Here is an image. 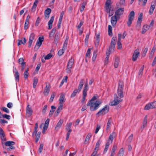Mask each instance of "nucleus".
<instances>
[{
  "label": "nucleus",
  "mask_w": 156,
  "mask_h": 156,
  "mask_svg": "<svg viewBox=\"0 0 156 156\" xmlns=\"http://www.w3.org/2000/svg\"><path fill=\"white\" fill-rule=\"evenodd\" d=\"M124 88V83L122 81H119V83L118 87L117 89V94L114 95V100L110 104L111 106H114L117 105L122 101V99H118L123 97V92Z\"/></svg>",
  "instance_id": "f257e3e1"
},
{
  "label": "nucleus",
  "mask_w": 156,
  "mask_h": 156,
  "mask_svg": "<svg viewBox=\"0 0 156 156\" xmlns=\"http://www.w3.org/2000/svg\"><path fill=\"white\" fill-rule=\"evenodd\" d=\"M97 98L96 96H94L87 103V106H90V109L91 111L96 110L98 108L99 106L102 103L99 100H97L95 102H93Z\"/></svg>",
  "instance_id": "f03ea898"
},
{
  "label": "nucleus",
  "mask_w": 156,
  "mask_h": 156,
  "mask_svg": "<svg viewBox=\"0 0 156 156\" xmlns=\"http://www.w3.org/2000/svg\"><path fill=\"white\" fill-rule=\"evenodd\" d=\"M88 89L89 87L87 83V79L83 89L82 102H83L85 101L86 97L87 95V92Z\"/></svg>",
  "instance_id": "7ed1b4c3"
},
{
  "label": "nucleus",
  "mask_w": 156,
  "mask_h": 156,
  "mask_svg": "<svg viewBox=\"0 0 156 156\" xmlns=\"http://www.w3.org/2000/svg\"><path fill=\"white\" fill-rule=\"evenodd\" d=\"M109 111V106L108 105H106L101 110L99 111L96 114L98 116L100 115H103L107 113Z\"/></svg>",
  "instance_id": "20e7f679"
},
{
  "label": "nucleus",
  "mask_w": 156,
  "mask_h": 156,
  "mask_svg": "<svg viewBox=\"0 0 156 156\" xmlns=\"http://www.w3.org/2000/svg\"><path fill=\"white\" fill-rule=\"evenodd\" d=\"M135 13L134 11H132L128 16V20L127 23V24L128 27H130L134 17Z\"/></svg>",
  "instance_id": "39448f33"
},
{
  "label": "nucleus",
  "mask_w": 156,
  "mask_h": 156,
  "mask_svg": "<svg viewBox=\"0 0 156 156\" xmlns=\"http://www.w3.org/2000/svg\"><path fill=\"white\" fill-rule=\"evenodd\" d=\"M74 64V59L71 58L69 60L67 66L66 71L68 73H70L71 69Z\"/></svg>",
  "instance_id": "423d86ee"
},
{
  "label": "nucleus",
  "mask_w": 156,
  "mask_h": 156,
  "mask_svg": "<svg viewBox=\"0 0 156 156\" xmlns=\"http://www.w3.org/2000/svg\"><path fill=\"white\" fill-rule=\"evenodd\" d=\"M44 38L43 36L42 37H39L38 39L36 45L34 48V50L35 51H37L40 47L42 44V42L44 41Z\"/></svg>",
  "instance_id": "0eeeda50"
},
{
  "label": "nucleus",
  "mask_w": 156,
  "mask_h": 156,
  "mask_svg": "<svg viewBox=\"0 0 156 156\" xmlns=\"http://www.w3.org/2000/svg\"><path fill=\"white\" fill-rule=\"evenodd\" d=\"M15 143L12 141H8L5 142L4 144L6 146H9V148H8L7 150L8 151H10V149L13 150L14 149L15 147L12 145L15 144Z\"/></svg>",
  "instance_id": "6e6552de"
},
{
  "label": "nucleus",
  "mask_w": 156,
  "mask_h": 156,
  "mask_svg": "<svg viewBox=\"0 0 156 156\" xmlns=\"http://www.w3.org/2000/svg\"><path fill=\"white\" fill-rule=\"evenodd\" d=\"M116 37H113L111 40L110 45L109 47L110 51H113L116 44Z\"/></svg>",
  "instance_id": "1a4fd4ad"
},
{
  "label": "nucleus",
  "mask_w": 156,
  "mask_h": 156,
  "mask_svg": "<svg viewBox=\"0 0 156 156\" xmlns=\"http://www.w3.org/2000/svg\"><path fill=\"white\" fill-rule=\"evenodd\" d=\"M139 49H137L135 50L132 56V60L133 61H135L140 55Z\"/></svg>",
  "instance_id": "9d476101"
},
{
  "label": "nucleus",
  "mask_w": 156,
  "mask_h": 156,
  "mask_svg": "<svg viewBox=\"0 0 156 156\" xmlns=\"http://www.w3.org/2000/svg\"><path fill=\"white\" fill-rule=\"evenodd\" d=\"M38 127V124L37 123H36L35 125V127L34 128V131L33 135H35L36 136V137L40 138V136L41 133L40 132H39L38 133H37V129Z\"/></svg>",
  "instance_id": "9b49d317"
},
{
  "label": "nucleus",
  "mask_w": 156,
  "mask_h": 156,
  "mask_svg": "<svg viewBox=\"0 0 156 156\" xmlns=\"http://www.w3.org/2000/svg\"><path fill=\"white\" fill-rule=\"evenodd\" d=\"M29 106L30 105L29 104L27 105L26 108V114L27 116L28 117L30 116L33 113V111L31 108Z\"/></svg>",
  "instance_id": "f8f14e48"
},
{
  "label": "nucleus",
  "mask_w": 156,
  "mask_h": 156,
  "mask_svg": "<svg viewBox=\"0 0 156 156\" xmlns=\"http://www.w3.org/2000/svg\"><path fill=\"white\" fill-rule=\"evenodd\" d=\"M111 0H107L105 3V8L106 9V12L107 13H110V3Z\"/></svg>",
  "instance_id": "ddd939ff"
},
{
  "label": "nucleus",
  "mask_w": 156,
  "mask_h": 156,
  "mask_svg": "<svg viewBox=\"0 0 156 156\" xmlns=\"http://www.w3.org/2000/svg\"><path fill=\"white\" fill-rule=\"evenodd\" d=\"M117 21V17L116 16L114 15L111 17V22L112 25L113 27H115V26Z\"/></svg>",
  "instance_id": "4468645a"
},
{
  "label": "nucleus",
  "mask_w": 156,
  "mask_h": 156,
  "mask_svg": "<svg viewBox=\"0 0 156 156\" xmlns=\"http://www.w3.org/2000/svg\"><path fill=\"white\" fill-rule=\"evenodd\" d=\"M35 35L34 33H31L30 36L29 40L28 42V47L30 48L32 45L33 41Z\"/></svg>",
  "instance_id": "2eb2a0df"
},
{
  "label": "nucleus",
  "mask_w": 156,
  "mask_h": 156,
  "mask_svg": "<svg viewBox=\"0 0 156 156\" xmlns=\"http://www.w3.org/2000/svg\"><path fill=\"white\" fill-rule=\"evenodd\" d=\"M51 12V9L49 8H48L44 11L45 19H47L49 17L50 14Z\"/></svg>",
  "instance_id": "dca6fc26"
},
{
  "label": "nucleus",
  "mask_w": 156,
  "mask_h": 156,
  "mask_svg": "<svg viewBox=\"0 0 156 156\" xmlns=\"http://www.w3.org/2000/svg\"><path fill=\"white\" fill-rule=\"evenodd\" d=\"M124 11V8H121L116 10L115 12V15L116 16H120L123 13Z\"/></svg>",
  "instance_id": "f3484780"
},
{
  "label": "nucleus",
  "mask_w": 156,
  "mask_h": 156,
  "mask_svg": "<svg viewBox=\"0 0 156 156\" xmlns=\"http://www.w3.org/2000/svg\"><path fill=\"white\" fill-rule=\"evenodd\" d=\"M65 95L64 94H61V95L59 99V105H63L65 101Z\"/></svg>",
  "instance_id": "a211bd4d"
},
{
  "label": "nucleus",
  "mask_w": 156,
  "mask_h": 156,
  "mask_svg": "<svg viewBox=\"0 0 156 156\" xmlns=\"http://www.w3.org/2000/svg\"><path fill=\"white\" fill-rule=\"evenodd\" d=\"M155 6V1H152L151 5L150 7L149 10V13L150 14H152L154 10V9Z\"/></svg>",
  "instance_id": "6ab92c4d"
},
{
  "label": "nucleus",
  "mask_w": 156,
  "mask_h": 156,
  "mask_svg": "<svg viewBox=\"0 0 156 156\" xmlns=\"http://www.w3.org/2000/svg\"><path fill=\"white\" fill-rule=\"evenodd\" d=\"M54 19V16H52L51 17L50 20L48 22V29L50 30L51 29L52 26V23Z\"/></svg>",
  "instance_id": "aec40b11"
},
{
  "label": "nucleus",
  "mask_w": 156,
  "mask_h": 156,
  "mask_svg": "<svg viewBox=\"0 0 156 156\" xmlns=\"http://www.w3.org/2000/svg\"><path fill=\"white\" fill-rule=\"evenodd\" d=\"M85 83V80L84 79H82L80 80V82L79 83V86L78 87V89L79 91H81V89L83 87V86Z\"/></svg>",
  "instance_id": "412c9836"
},
{
  "label": "nucleus",
  "mask_w": 156,
  "mask_h": 156,
  "mask_svg": "<svg viewBox=\"0 0 156 156\" xmlns=\"http://www.w3.org/2000/svg\"><path fill=\"white\" fill-rule=\"evenodd\" d=\"M50 87L49 86L46 85L45 87L43 92L45 96H47L50 91Z\"/></svg>",
  "instance_id": "4be33fe9"
},
{
  "label": "nucleus",
  "mask_w": 156,
  "mask_h": 156,
  "mask_svg": "<svg viewBox=\"0 0 156 156\" xmlns=\"http://www.w3.org/2000/svg\"><path fill=\"white\" fill-rule=\"evenodd\" d=\"M39 0H35L33 4V6L31 8V10L32 12H34L36 9V8L38 3Z\"/></svg>",
  "instance_id": "5701e85b"
},
{
  "label": "nucleus",
  "mask_w": 156,
  "mask_h": 156,
  "mask_svg": "<svg viewBox=\"0 0 156 156\" xmlns=\"http://www.w3.org/2000/svg\"><path fill=\"white\" fill-rule=\"evenodd\" d=\"M18 42L17 44L18 46L23 44H25L26 42V40L25 37L22 38L21 40H18Z\"/></svg>",
  "instance_id": "b1692460"
},
{
  "label": "nucleus",
  "mask_w": 156,
  "mask_h": 156,
  "mask_svg": "<svg viewBox=\"0 0 156 156\" xmlns=\"http://www.w3.org/2000/svg\"><path fill=\"white\" fill-rule=\"evenodd\" d=\"M63 122V121L62 119H60L58 122L55 129L57 130H58L61 126Z\"/></svg>",
  "instance_id": "393cba45"
},
{
  "label": "nucleus",
  "mask_w": 156,
  "mask_h": 156,
  "mask_svg": "<svg viewBox=\"0 0 156 156\" xmlns=\"http://www.w3.org/2000/svg\"><path fill=\"white\" fill-rule=\"evenodd\" d=\"M115 132H113L112 134H111L109 137L108 139V142H110L111 143H112V142L113 140L115 137Z\"/></svg>",
  "instance_id": "a878e982"
},
{
  "label": "nucleus",
  "mask_w": 156,
  "mask_h": 156,
  "mask_svg": "<svg viewBox=\"0 0 156 156\" xmlns=\"http://www.w3.org/2000/svg\"><path fill=\"white\" fill-rule=\"evenodd\" d=\"M56 30V28H53L52 30H51V32L50 33L49 35V38L51 39H52V38L54 37V35L55 33V32Z\"/></svg>",
  "instance_id": "bb28decb"
},
{
  "label": "nucleus",
  "mask_w": 156,
  "mask_h": 156,
  "mask_svg": "<svg viewBox=\"0 0 156 156\" xmlns=\"http://www.w3.org/2000/svg\"><path fill=\"white\" fill-rule=\"evenodd\" d=\"M149 26L147 25H144L142 29V34H144L149 29Z\"/></svg>",
  "instance_id": "cd10ccee"
},
{
  "label": "nucleus",
  "mask_w": 156,
  "mask_h": 156,
  "mask_svg": "<svg viewBox=\"0 0 156 156\" xmlns=\"http://www.w3.org/2000/svg\"><path fill=\"white\" fill-rule=\"evenodd\" d=\"M119 59L118 57H116L115 58L114 64V66L115 68H118L119 63Z\"/></svg>",
  "instance_id": "c85d7f7f"
},
{
  "label": "nucleus",
  "mask_w": 156,
  "mask_h": 156,
  "mask_svg": "<svg viewBox=\"0 0 156 156\" xmlns=\"http://www.w3.org/2000/svg\"><path fill=\"white\" fill-rule=\"evenodd\" d=\"M49 119H48L45 121L43 128L44 130H46L47 129L49 122Z\"/></svg>",
  "instance_id": "c756f323"
},
{
  "label": "nucleus",
  "mask_w": 156,
  "mask_h": 156,
  "mask_svg": "<svg viewBox=\"0 0 156 156\" xmlns=\"http://www.w3.org/2000/svg\"><path fill=\"white\" fill-rule=\"evenodd\" d=\"M59 106H58V108L57 109L56 111L55 112V114L56 116L58 115L59 113L60 112L61 110L62 109V107L63 106V105H59Z\"/></svg>",
  "instance_id": "7c9ffc66"
},
{
  "label": "nucleus",
  "mask_w": 156,
  "mask_h": 156,
  "mask_svg": "<svg viewBox=\"0 0 156 156\" xmlns=\"http://www.w3.org/2000/svg\"><path fill=\"white\" fill-rule=\"evenodd\" d=\"M80 91H79V90H78V89H75L74 90V91H73V93L71 95V97L72 98H73V97H75L77 93H79Z\"/></svg>",
  "instance_id": "2f4dec72"
},
{
  "label": "nucleus",
  "mask_w": 156,
  "mask_h": 156,
  "mask_svg": "<svg viewBox=\"0 0 156 156\" xmlns=\"http://www.w3.org/2000/svg\"><path fill=\"white\" fill-rule=\"evenodd\" d=\"M124 154V150L123 148L122 147L120 149L118 154V156H123Z\"/></svg>",
  "instance_id": "473e14b6"
},
{
  "label": "nucleus",
  "mask_w": 156,
  "mask_h": 156,
  "mask_svg": "<svg viewBox=\"0 0 156 156\" xmlns=\"http://www.w3.org/2000/svg\"><path fill=\"white\" fill-rule=\"evenodd\" d=\"M18 62L22 66H24L26 64V62H24V59L22 58H20L18 60Z\"/></svg>",
  "instance_id": "72a5a7b5"
},
{
  "label": "nucleus",
  "mask_w": 156,
  "mask_h": 156,
  "mask_svg": "<svg viewBox=\"0 0 156 156\" xmlns=\"http://www.w3.org/2000/svg\"><path fill=\"white\" fill-rule=\"evenodd\" d=\"M72 125V122H70L67 125V126L66 128V130H68V132L71 133L72 131V129H71Z\"/></svg>",
  "instance_id": "f704fd0d"
},
{
  "label": "nucleus",
  "mask_w": 156,
  "mask_h": 156,
  "mask_svg": "<svg viewBox=\"0 0 156 156\" xmlns=\"http://www.w3.org/2000/svg\"><path fill=\"white\" fill-rule=\"evenodd\" d=\"M144 68V65H143L139 70L138 72V75L140 77H141L142 75L143 74Z\"/></svg>",
  "instance_id": "c9c22d12"
},
{
  "label": "nucleus",
  "mask_w": 156,
  "mask_h": 156,
  "mask_svg": "<svg viewBox=\"0 0 156 156\" xmlns=\"http://www.w3.org/2000/svg\"><path fill=\"white\" fill-rule=\"evenodd\" d=\"M14 76L16 80L18 82L19 81L20 74L18 71H16V72H15Z\"/></svg>",
  "instance_id": "e433bc0d"
},
{
  "label": "nucleus",
  "mask_w": 156,
  "mask_h": 156,
  "mask_svg": "<svg viewBox=\"0 0 156 156\" xmlns=\"http://www.w3.org/2000/svg\"><path fill=\"white\" fill-rule=\"evenodd\" d=\"M108 35L109 36H112V27L111 25H109L108 26Z\"/></svg>",
  "instance_id": "4c0bfd02"
},
{
  "label": "nucleus",
  "mask_w": 156,
  "mask_h": 156,
  "mask_svg": "<svg viewBox=\"0 0 156 156\" xmlns=\"http://www.w3.org/2000/svg\"><path fill=\"white\" fill-rule=\"evenodd\" d=\"M112 122L111 118H109L107 123L106 127V130H108L110 129V126Z\"/></svg>",
  "instance_id": "58836bf2"
},
{
  "label": "nucleus",
  "mask_w": 156,
  "mask_h": 156,
  "mask_svg": "<svg viewBox=\"0 0 156 156\" xmlns=\"http://www.w3.org/2000/svg\"><path fill=\"white\" fill-rule=\"evenodd\" d=\"M97 55V51H94L93 52V56L92 58V60L93 62H94L95 60Z\"/></svg>",
  "instance_id": "ea45409f"
},
{
  "label": "nucleus",
  "mask_w": 156,
  "mask_h": 156,
  "mask_svg": "<svg viewBox=\"0 0 156 156\" xmlns=\"http://www.w3.org/2000/svg\"><path fill=\"white\" fill-rule=\"evenodd\" d=\"M29 69L28 68H27V69H26L23 74L24 75V78L26 79L27 78V77L29 75Z\"/></svg>",
  "instance_id": "a19ab883"
},
{
  "label": "nucleus",
  "mask_w": 156,
  "mask_h": 156,
  "mask_svg": "<svg viewBox=\"0 0 156 156\" xmlns=\"http://www.w3.org/2000/svg\"><path fill=\"white\" fill-rule=\"evenodd\" d=\"M91 136V135L90 133H88L87 134L84 142L85 144H86L89 141Z\"/></svg>",
  "instance_id": "79ce46f5"
},
{
  "label": "nucleus",
  "mask_w": 156,
  "mask_h": 156,
  "mask_svg": "<svg viewBox=\"0 0 156 156\" xmlns=\"http://www.w3.org/2000/svg\"><path fill=\"white\" fill-rule=\"evenodd\" d=\"M133 135L132 134L129 137L127 140L126 141V142L127 143H130L133 140Z\"/></svg>",
  "instance_id": "37998d69"
},
{
  "label": "nucleus",
  "mask_w": 156,
  "mask_h": 156,
  "mask_svg": "<svg viewBox=\"0 0 156 156\" xmlns=\"http://www.w3.org/2000/svg\"><path fill=\"white\" fill-rule=\"evenodd\" d=\"M152 105L151 103H149L146 105L144 107V109L145 110H148L151 108H152Z\"/></svg>",
  "instance_id": "c03bdc74"
},
{
  "label": "nucleus",
  "mask_w": 156,
  "mask_h": 156,
  "mask_svg": "<svg viewBox=\"0 0 156 156\" xmlns=\"http://www.w3.org/2000/svg\"><path fill=\"white\" fill-rule=\"evenodd\" d=\"M38 80L36 77H34V79L33 87L34 88H35L37 85V83Z\"/></svg>",
  "instance_id": "a18cd8bd"
},
{
  "label": "nucleus",
  "mask_w": 156,
  "mask_h": 156,
  "mask_svg": "<svg viewBox=\"0 0 156 156\" xmlns=\"http://www.w3.org/2000/svg\"><path fill=\"white\" fill-rule=\"evenodd\" d=\"M156 49L154 47H153L152 49L151 50V51L150 53V54L149 56V58H152L153 55L154 54V52L155 51Z\"/></svg>",
  "instance_id": "49530a36"
},
{
  "label": "nucleus",
  "mask_w": 156,
  "mask_h": 156,
  "mask_svg": "<svg viewBox=\"0 0 156 156\" xmlns=\"http://www.w3.org/2000/svg\"><path fill=\"white\" fill-rule=\"evenodd\" d=\"M147 116L146 115L144 118L143 122V127H144L147 125Z\"/></svg>",
  "instance_id": "de8ad7c7"
},
{
  "label": "nucleus",
  "mask_w": 156,
  "mask_h": 156,
  "mask_svg": "<svg viewBox=\"0 0 156 156\" xmlns=\"http://www.w3.org/2000/svg\"><path fill=\"white\" fill-rule=\"evenodd\" d=\"M68 39L66 38L65 41V42L63 44V46L62 47V49H64L65 50L67 48V45L68 44Z\"/></svg>",
  "instance_id": "09e8293b"
},
{
  "label": "nucleus",
  "mask_w": 156,
  "mask_h": 156,
  "mask_svg": "<svg viewBox=\"0 0 156 156\" xmlns=\"http://www.w3.org/2000/svg\"><path fill=\"white\" fill-rule=\"evenodd\" d=\"M141 23V21H137L136 28L138 30H139L140 28Z\"/></svg>",
  "instance_id": "8fccbe9b"
},
{
  "label": "nucleus",
  "mask_w": 156,
  "mask_h": 156,
  "mask_svg": "<svg viewBox=\"0 0 156 156\" xmlns=\"http://www.w3.org/2000/svg\"><path fill=\"white\" fill-rule=\"evenodd\" d=\"M0 138L2 140V144L3 145V147H4L3 144H4V143H4V142L6 140L5 135H4L3 136H1V137H0Z\"/></svg>",
  "instance_id": "3c124183"
},
{
  "label": "nucleus",
  "mask_w": 156,
  "mask_h": 156,
  "mask_svg": "<svg viewBox=\"0 0 156 156\" xmlns=\"http://www.w3.org/2000/svg\"><path fill=\"white\" fill-rule=\"evenodd\" d=\"M100 144V141L99 140L97 141V142L96 144V145L95 146V147L94 149V151H98V148L99 147Z\"/></svg>",
  "instance_id": "603ef678"
},
{
  "label": "nucleus",
  "mask_w": 156,
  "mask_h": 156,
  "mask_svg": "<svg viewBox=\"0 0 156 156\" xmlns=\"http://www.w3.org/2000/svg\"><path fill=\"white\" fill-rule=\"evenodd\" d=\"M67 78H68L67 76H65V79H63L62 80V82H61V83L60 84L59 87H62V85L64 83L65 81L66 82Z\"/></svg>",
  "instance_id": "864d4df0"
},
{
  "label": "nucleus",
  "mask_w": 156,
  "mask_h": 156,
  "mask_svg": "<svg viewBox=\"0 0 156 156\" xmlns=\"http://www.w3.org/2000/svg\"><path fill=\"white\" fill-rule=\"evenodd\" d=\"M55 92H53L52 94L51 97L49 101L50 102H52L53 100V99L55 95Z\"/></svg>",
  "instance_id": "5fc2aeb1"
},
{
  "label": "nucleus",
  "mask_w": 156,
  "mask_h": 156,
  "mask_svg": "<svg viewBox=\"0 0 156 156\" xmlns=\"http://www.w3.org/2000/svg\"><path fill=\"white\" fill-rule=\"evenodd\" d=\"M52 56V55L51 53L48 54L44 57V59L45 60H48L50 59Z\"/></svg>",
  "instance_id": "6e6d98bb"
},
{
  "label": "nucleus",
  "mask_w": 156,
  "mask_h": 156,
  "mask_svg": "<svg viewBox=\"0 0 156 156\" xmlns=\"http://www.w3.org/2000/svg\"><path fill=\"white\" fill-rule=\"evenodd\" d=\"M44 144H40L39 148V152L40 153H41L43 150V146H44Z\"/></svg>",
  "instance_id": "4d7b16f0"
},
{
  "label": "nucleus",
  "mask_w": 156,
  "mask_h": 156,
  "mask_svg": "<svg viewBox=\"0 0 156 156\" xmlns=\"http://www.w3.org/2000/svg\"><path fill=\"white\" fill-rule=\"evenodd\" d=\"M109 145V142H108L106 143L105 147V148L104 150V151L105 152H106L108 150Z\"/></svg>",
  "instance_id": "13d9d810"
},
{
  "label": "nucleus",
  "mask_w": 156,
  "mask_h": 156,
  "mask_svg": "<svg viewBox=\"0 0 156 156\" xmlns=\"http://www.w3.org/2000/svg\"><path fill=\"white\" fill-rule=\"evenodd\" d=\"M148 48H145L143 51V52L142 55V56L145 57L146 55L147 52L148 51Z\"/></svg>",
  "instance_id": "bf43d9fd"
},
{
  "label": "nucleus",
  "mask_w": 156,
  "mask_h": 156,
  "mask_svg": "<svg viewBox=\"0 0 156 156\" xmlns=\"http://www.w3.org/2000/svg\"><path fill=\"white\" fill-rule=\"evenodd\" d=\"M2 116L3 118H5L8 120L10 119L11 117L9 115L7 114H3L2 115Z\"/></svg>",
  "instance_id": "052dcab7"
},
{
  "label": "nucleus",
  "mask_w": 156,
  "mask_h": 156,
  "mask_svg": "<svg viewBox=\"0 0 156 156\" xmlns=\"http://www.w3.org/2000/svg\"><path fill=\"white\" fill-rule=\"evenodd\" d=\"M65 50L62 48V49L59 50L58 53V55L59 56L62 55L64 53Z\"/></svg>",
  "instance_id": "680f3d73"
},
{
  "label": "nucleus",
  "mask_w": 156,
  "mask_h": 156,
  "mask_svg": "<svg viewBox=\"0 0 156 156\" xmlns=\"http://www.w3.org/2000/svg\"><path fill=\"white\" fill-rule=\"evenodd\" d=\"M90 54V49L89 48L88 49L86 54V56L87 58H89Z\"/></svg>",
  "instance_id": "e2e57ef3"
},
{
  "label": "nucleus",
  "mask_w": 156,
  "mask_h": 156,
  "mask_svg": "<svg viewBox=\"0 0 156 156\" xmlns=\"http://www.w3.org/2000/svg\"><path fill=\"white\" fill-rule=\"evenodd\" d=\"M47 108V105H45L44 106L42 111V113L43 114H44L45 113Z\"/></svg>",
  "instance_id": "0e129e2a"
},
{
  "label": "nucleus",
  "mask_w": 156,
  "mask_h": 156,
  "mask_svg": "<svg viewBox=\"0 0 156 156\" xmlns=\"http://www.w3.org/2000/svg\"><path fill=\"white\" fill-rule=\"evenodd\" d=\"M143 13H141L138 17L137 21L141 22L143 18Z\"/></svg>",
  "instance_id": "69168bd1"
},
{
  "label": "nucleus",
  "mask_w": 156,
  "mask_h": 156,
  "mask_svg": "<svg viewBox=\"0 0 156 156\" xmlns=\"http://www.w3.org/2000/svg\"><path fill=\"white\" fill-rule=\"evenodd\" d=\"M59 38V34L58 33H56L55 36V39L56 40V42H58V40Z\"/></svg>",
  "instance_id": "338daca9"
},
{
  "label": "nucleus",
  "mask_w": 156,
  "mask_h": 156,
  "mask_svg": "<svg viewBox=\"0 0 156 156\" xmlns=\"http://www.w3.org/2000/svg\"><path fill=\"white\" fill-rule=\"evenodd\" d=\"M100 39H96V42L95 43V45L96 47H98L99 44Z\"/></svg>",
  "instance_id": "774afa93"
}]
</instances>
